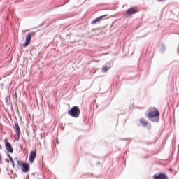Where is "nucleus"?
Returning a JSON list of instances; mask_svg holds the SVG:
<instances>
[{"label":"nucleus","instance_id":"4468645a","mask_svg":"<svg viewBox=\"0 0 179 179\" xmlns=\"http://www.w3.org/2000/svg\"><path fill=\"white\" fill-rule=\"evenodd\" d=\"M108 67H106V66H104L103 67H102L101 69V72H103V73H106V72H107V71H108Z\"/></svg>","mask_w":179,"mask_h":179},{"label":"nucleus","instance_id":"412c9836","mask_svg":"<svg viewBox=\"0 0 179 179\" xmlns=\"http://www.w3.org/2000/svg\"><path fill=\"white\" fill-rule=\"evenodd\" d=\"M0 157H2V156L1 155V154H0Z\"/></svg>","mask_w":179,"mask_h":179},{"label":"nucleus","instance_id":"f257e3e1","mask_svg":"<svg viewBox=\"0 0 179 179\" xmlns=\"http://www.w3.org/2000/svg\"><path fill=\"white\" fill-rule=\"evenodd\" d=\"M145 117L149 118L152 122H159L160 121V113L157 108L155 110L150 111Z\"/></svg>","mask_w":179,"mask_h":179},{"label":"nucleus","instance_id":"aec40b11","mask_svg":"<svg viewBox=\"0 0 179 179\" xmlns=\"http://www.w3.org/2000/svg\"><path fill=\"white\" fill-rule=\"evenodd\" d=\"M7 162H9V159H7Z\"/></svg>","mask_w":179,"mask_h":179},{"label":"nucleus","instance_id":"7ed1b4c3","mask_svg":"<svg viewBox=\"0 0 179 179\" xmlns=\"http://www.w3.org/2000/svg\"><path fill=\"white\" fill-rule=\"evenodd\" d=\"M21 167L22 173H29L30 171V165L23 161H17V168Z\"/></svg>","mask_w":179,"mask_h":179},{"label":"nucleus","instance_id":"ddd939ff","mask_svg":"<svg viewBox=\"0 0 179 179\" xmlns=\"http://www.w3.org/2000/svg\"><path fill=\"white\" fill-rule=\"evenodd\" d=\"M159 51L161 52H164V51H166V46H164V45H163V44L159 45Z\"/></svg>","mask_w":179,"mask_h":179},{"label":"nucleus","instance_id":"f3484780","mask_svg":"<svg viewBox=\"0 0 179 179\" xmlns=\"http://www.w3.org/2000/svg\"><path fill=\"white\" fill-rule=\"evenodd\" d=\"M7 157H8V159L10 160H12V159H13V158H12V156H10V155H9V154L7 155Z\"/></svg>","mask_w":179,"mask_h":179},{"label":"nucleus","instance_id":"39448f33","mask_svg":"<svg viewBox=\"0 0 179 179\" xmlns=\"http://www.w3.org/2000/svg\"><path fill=\"white\" fill-rule=\"evenodd\" d=\"M153 179H169V176L166 173H158L153 176Z\"/></svg>","mask_w":179,"mask_h":179},{"label":"nucleus","instance_id":"20e7f679","mask_svg":"<svg viewBox=\"0 0 179 179\" xmlns=\"http://www.w3.org/2000/svg\"><path fill=\"white\" fill-rule=\"evenodd\" d=\"M4 142H5L6 152H8V153H13V148L12 147V145L10 144V143L8 141L7 138L4 139Z\"/></svg>","mask_w":179,"mask_h":179},{"label":"nucleus","instance_id":"6ab92c4d","mask_svg":"<svg viewBox=\"0 0 179 179\" xmlns=\"http://www.w3.org/2000/svg\"><path fill=\"white\" fill-rule=\"evenodd\" d=\"M0 164H3V162H2V157H0Z\"/></svg>","mask_w":179,"mask_h":179},{"label":"nucleus","instance_id":"9b49d317","mask_svg":"<svg viewBox=\"0 0 179 179\" xmlns=\"http://www.w3.org/2000/svg\"><path fill=\"white\" fill-rule=\"evenodd\" d=\"M5 103L7 106H12V102L10 101V96H7L5 97Z\"/></svg>","mask_w":179,"mask_h":179},{"label":"nucleus","instance_id":"dca6fc26","mask_svg":"<svg viewBox=\"0 0 179 179\" xmlns=\"http://www.w3.org/2000/svg\"><path fill=\"white\" fill-rule=\"evenodd\" d=\"M10 162L13 169H15V161H13V158L10 159Z\"/></svg>","mask_w":179,"mask_h":179},{"label":"nucleus","instance_id":"0eeeda50","mask_svg":"<svg viewBox=\"0 0 179 179\" xmlns=\"http://www.w3.org/2000/svg\"><path fill=\"white\" fill-rule=\"evenodd\" d=\"M36 155H37V152L36 150L31 151L29 157V161L31 163H33V162H34V160L36 159Z\"/></svg>","mask_w":179,"mask_h":179},{"label":"nucleus","instance_id":"f8f14e48","mask_svg":"<svg viewBox=\"0 0 179 179\" xmlns=\"http://www.w3.org/2000/svg\"><path fill=\"white\" fill-rule=\"evenodd\" d=\"M140 124H142L143 127H148V122H146L143 118L140 119Z\"/></svg>","mask_w":179,"mask_h":179},{"label":"nucleus","instance_id":"423d86ee","mask_svg":"<svg viewBox=\"0 0 179 179\" xmlns=\"http://www.w3.org/2000/svg\"><path fill=\"white\" fill-rule=\"evenodd\" d=\"M31 33H29L25 38V43L22 45V47L26 48L30 45V41H31Z\"/></svg>","mask_w":179,"mask_h":179},{"label":"nucleus","instance_id":"9d476101","mask_svg":"<svg viewBox=\"0 0 179 179\" xmlns=\"http://www.w3.org/2000/svg\"><path fill=\"white\" fill-rule=\"evenodd\" d=\"M15 127H14L15 131L18 137L20 136V127H19V123L17 121L15 122Z\"/></svg>","mask_w":179,"mask_h":179},{"label":"nucleus","instance_id":"1a4fd4ad","mask_svg":"<svg viewBox=\"0 0 179 179\" xmlns=\"http://www.w3.org/2000/svg\"><path fill=\"white\" fill-rule=\"evenodd\" d=\"M138 10H136V9L135 8H129L127 10V16H132V15H135V13H137Z\"/></svg>","mask_w":179,"mask_h":179},{"label":"nucleus","instance_id":"f03ea898","mask_svg":"<svg viewBox=\"0 0 179 179\" xmlns=\"http://www.w3.org/2000/svg\"><path fill=\"white\" fill-rule=\"evenodd\" d=\"M69 115L73 117V118H78L79 114H80V110L78 106H73L68 111Z\"/></svg>","mask_w":179,"mask_h":179},{"label":"nucleus","instance_id":"a211bd4d","mask_svg":"<svg viewBox=\"0 0 179 179\" xmlns=\"http://www.w3.org/2000/svg\"><path fill=\"white\" fill-rule=\"evenodd\" d=\"M14 160H16L17 163V162H22V160H19V159L17 158V157H15L14 158Z\"/></svg>","mask_w":179,"mask_h":179},{"label":"nucleus","instance_id":"6e6552de","mask_svg":"<svg viewBox=\"0 0 179 179\" xmlns=\"http://www.w3.org/2000/svg\"><path fill=\"white\" fill-rule=\"evenodd\" d=\"M108 15L105 14L103 15L99 16L96 18H95L94 20H92L91 22V24H96V23H99V22H100V20H103V19H104V17H107Z\"/></svg>","mask_w":179,"mask_h":179},{"label":"nucleus","instance_id":"4be33fe9","mask_svg":"<svg viewBox=\"0 0 179 179\" xmlns=\"http://www.w3.org/2000/svg\"><path fill=\"white\" fill-rule=\"evenodd\" d=\"M98 164H100V162H98Z\"/></svg>","mask_w":179,"mask_h":179},{"label":"nucleus","instance_id":"5701e85b","mask_svg":"<svg viewBox=\"0 0 179 179\" xmlns=\"http://www.w3.org/2000/svg\"><path fill=\"white\" fill-rule=\"evenodd\" d=\"M0 173H1V169H0Z\"/></svg>","mask_w":179,"mask_h":179},{"label":"nucleus","instance_id":"2eb2a0df","mask_svg":"<svg viewBox=\"0 0 179 179\" xmlns=\"http://www.w3.org/2000/svg\"><path fill=\"white\" fill-rule=\"evenodd\" d=\"M105 66H106L107 68H108L110 69L111 68V66H112L111 62H107L105 64Z\"/></svg>","mask_w":179,"mask_h":179}]
</instances>
